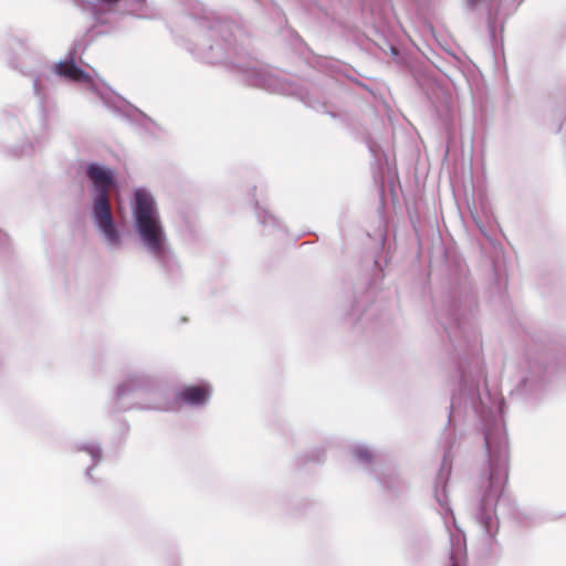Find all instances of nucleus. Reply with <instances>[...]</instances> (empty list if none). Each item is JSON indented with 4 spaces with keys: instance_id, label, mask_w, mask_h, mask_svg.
Listing matches in <instances>:
<instances>
[{
    "instance_id": "3",
    "label": "nucleus",
    "mask_w": 566,
    "mask_h": 566,
    "mask_svg": "<svg viewBox=\"0 0 566 566\" xmlns=\"http://www.w3.org/2000/svg\"><path fill=\"white\" fill-rule=\"evenodd\" d=\"M55 70L60 76L73 82L87 83L91 81V76L75 64L73 56L70 60L59 62Z\"/></svg>"
},
{
    "instance_id": "2",
    "label": "nucleus",
    "mask_w": 566,
    "mask_h": 566,
    "mask_svg": "<svg viewBox=\"0 0 566 566\" xmlns=\"http://www.w3.org/2000/svg\"><path fill=\"white\" fill-rule=\"evenodd\" d=\"M136 228L145 244L159 255L164 250V232L159 222L155 201L145 190L135 191Z\"/></svg>"
},
{
    "instance_id": "6",
    "label": "nucleus",
    "mask_w": 566,
    "mask_h": 566,
    "mask_svg": "<svg viewBox=\"0 0 566 566\" xmlns=\"http://www.w3.org/2000/svg\"><path fill=\"white\" fill-rule=\"evenodd\" d=\"M451 566H460V565L453 560Z\"/></svg>"
},
{
    "instance_id": "4",
    "label": "nucleus",
    "mask_w": 566,
    "mask_h": 566,
    "mask_svg": "<svg viewBox=\"0 0 566 566\" xmlns=\"http://www.w3.org/2000/svg\"><path fill=\"white\" fill-rule=\"evenodd\" d=\"M210 397V388L207 385L185 387L179 392V398L190 405H202Z\"/></svg>"
},
{
    "instance_id": "5",
    "label": "nucleus",
    "mask_w": 566,
    "mask_h": 566,
    "mask_svg": "<svg viewBox=\"0 0 566 566\" xmlns=\"http://www.w3.org/2000/svg\"><path fill=\"white\" fill-rule=\"evenodd\" d=\"M481 1L482 0H467L468 4L472 8L480 3Z\"/></svg>"
},
{
    "instance_id": "1",
    "label": "nucleus",
    "mask_w": 566,
    "mask_h": 566,
    "mask_svg": "<svg viewBox=\"0 0 566 566\" xmlns=\"http://www.w3.org/2000/svg\"><path fill=\"white\" fill-rule=\"evenodd\" d=\"M86 175L96 191L93 201L94 220L106 241L112 245H117L119 244V233L112 217L109 200V195L114 187L113 171L97 164H90L86 167Z\"/></svg>"
}]
</instances>
